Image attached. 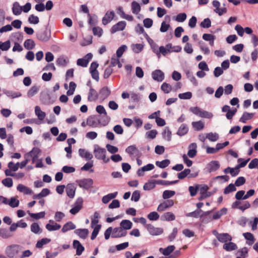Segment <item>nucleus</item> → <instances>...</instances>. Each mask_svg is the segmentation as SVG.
<instances>
[{
	"mask_svg": "<svg viewBox=\"0 0 258 258\" xmlns=\"http://www.w3.org/2000/svg\"><path fill=\"white\" fill-rule=\"evenodd\" d=\"M76 84L74 82H71L69 84L70 89L68 90L67 94L68 95H72L74 94L76 88Z\"/></svg>",
	"mask_w": 258,
	"mask_h": 258,
	"instance_id": "nucleus-62",
	"label": "nucleus"
},
{
	"mask_svg": "<svg viewBox=\"0 0 258 258\" xmlns=\"http://www.w3.org/2000/svg\"><path fill=\"white\" fill-rule=\"evenodd\" d=\"M202 212V210H197L194 212L187 213L185 216L187 217H191L197 218L201 217V214Z\"/></svg>",
	"mask_w": 258,
	"mask_h": 258,
	"instance_id": "nucleus-52",
	"label": "nucleus"
},
{
	"mask_svg": "<svg viewBox=\"0 0 258 258\" xmlns=\"http://www.w3.org/2000/svg\"><path fill=\"white\" fill-rule=\"evenodd\" d=\"M254 115V113H248L247 112H244L242 116L239 119V121L245 123L247 120H249L251 119Z\"/></svg>",
	"mask_w": 258,
	"mask_h": 258,
	"instance_id": "nucleus-34",
	"label": "nucleus"
},
{
	"mask_svg": "<svg viewBox=\"0 0 258 258\" xmlns=\"http://www.w3.org/2000/svg\"><path fill=\"white\" fill-rule=\"evenodd\" d=\"M100 93L103 98H106L110 95L111 92L107 87H104L101 89Z\"/></svg>",
	"mask_w": 258,
	"mask_h": 258,
	"instance_id": "nucleus-56",
	"label": "nucleus"
},
{
	"mask_svg": "<svg viewBox=\"0 0 258 258\" xmlns=\"http://www.w3.org/2000/svg\"><path fill=\"white\" fill-rule=\"evenodd\" d=\"M199 187V184H196L195 186H189L188 190L189 191L190 195L191 197H194L197 195Z\"/></svg>",
	"mask_w": 258,
	"mask_h": 258,
	"instance_id": "nucleus-57",
	"label": "nucleus"
},
{
	"mask_svg": "<svg viewBox=\"0 0 258 258\" xmlns=\"http://www.w3.org/2000/svg\"><path fill=\"white\" fill-rule=\"evenodd\" d=\"M28 213L31 218H33L35 219L43 218L45 215V212H41L38 213H30L29 211H28Z\"/></svg>",
	"mask_w": 258,
	"mask_h": 258,
	"instance_id": "nucleus-49",
	"label": "nucleus"
},
{
	"mask_svg": "<svg viewBox=\"0 0 258 258\" xmlns=\"http://www.w3.org/2000/svg\"><path fill=\"white\" fill-rule=\"evenodd\" d=\"M31 231L35 234H38L41 232L40 226L37 223H33L31 225Z\"/></svg>",
	"mask_w": 258,
	"mask_h": 258,
	"instance_id": "nucleus-51",
	"label": "nucleus"
},
{
	"mask_svg": "<svg viewBox=\"0 0 258 258\" xmlns=\"http://www.w3.org/2000/svg\"><path fill=\"white\" fill-rule=\"evenodd\" d=\"M75 233L80 238L85 239L88 235L89 231L87 229H78L75 231Z\"/></svg>",
	"mask_w": 258,
	"mask_h": 258,
	"instance_id": "nucleus-22",
	"label": "nucleus"
},
{
	"mask_svg": "<svg viewBox=\"0 0 258 258\" xmlns=\"http://www.w3.org/2000/svg\"><path fill=\"white\" fill-rule=\"evenodd\" d=\"M133 226L132 222L128 220H123L120 223V227L126 231L131 229Z\"/></svg>",
	"mask_w": 258,
	"mask_h": 258,
	"instance_id": "nucleus-25",
	"label": "nucleus"
},
{
	"mask_svg": "<svg viewBox=\"0 0 258 258\" xmlns=\"http://www.w3.org/2000/svg\"><path fill=\"white\" fill-rule=\"evenodd\" d=\"M207 137L211 142H216L219 139V136L217 133H208L207 134Z\"/></svg>",
	"mask_w": 258,
	"mask_h": 258,
	"instance_id": "nucleus-60",
	"label": "nucleus"
},
{
	"mask_svg": "<svg viewBox=\"0 0 258 258\" xmlns=\"http://www.w3.org/2000/svg\"><path fill=\"white\" fill-rule=\"evenodd\" d=\"M79 154L81 157L85 158L86 160H90L93 158V155L84 149L79 150Z\"/></svg>",
	"mask_w": 258,
	"mask_h": 258,
	"instance_id": "nucleus-19",
	"label": "nucleus"
},
{
	"mask_svg": "<svg viewBox=\"0 0 258 258\" xmlns=\"http://www.w3.org/2000/svg\"><path fill=\"white\" fill-rule=\"evenodd\" d=\"M213 234L216 237L218 241L222 243H226L232 240V237L228 233H219L216 230H214Z\"/></svg>",
	"mask_w": 258,
	"mask_h": 258,
	"instance_id": "nucleus-4",
	"label": "nucleus"
},
{
	"mask_svg": "<svg viewBox=\"0 0 258 258\" xmlns=\"http://www.w3.org/2000/svg\"><path fill=\"white\" fill-rule=\"evenodd\" d=\"M219 168L220 164L218 161H212L208 164V168L210 172L216 171Z\"/></svg>",
	"mask_w": 258,
	"mask_h": 258,
	"instance_id": "nucleus-20",
	"label": "nucleus"
},
{
	"mask_svg": "<svg viewBox=\"0 0 258 258\" xmlns=\"http://www.w3.org/2000/svg\"><path fill=\"white\" fill-rule=\"evenodd\" d=\"M24 46L26 49L30 50L34 48L35 43L32 39H28L25 41Z\"/></svg>",
	"mask_w": 258,
	"mask_h": 258,
	"instance_id": "nucleus-37",
	"label": "nucleus"
},
{
	"mask_svg": "<svg viewBox=\"0 0 258 258\" xmlns=\"http://www.w3.org/2000/svg\"><path fill=\"white\" fill-rule=\"evenodd\" d=\"M12 10L15 15H20L22 11V6L18 2H15L13 4Z\"/></svg>",
	"mask_w": 258,
	"mask_h": 258,
	"instance_id": "nucleus-36",
	"label": "nucleus"
},
{
	"mask_svg": "<svg viewBox=\"0 0 258 258\" xmlns=\"http://www.w3.org/2000/svg\"><path fill=\"white\" fill-rule=\"evenodd\" d=\"M23 249L21 245L13 244L7 246L5 254L9 258H19Z\"/></svg>",
	"mask_w": 258,
	"mask_h": 258,
	"instance_id": "nucleus-1",
	"label": "nucleus"
},
{
	"mask_svg": "<svg viewBox=\"0 0 258 258\" xmlns=\"http://www.w3.org/2000/svg\"><path fill=\"white\" fill-rule=\"evenodd\" d=\"M212 5L214 8V12L219 16H221L226 13L227 9L225 4H223V6L221 7V4L219 1L214 0L212 2Z\"/></svg>",
	"mask_w": 258,
	"mask_h": 258,
	"instance_id": "nucleus-5",
	"label": "nucleus"
},
{
	"mask_svg": "<svg viewBox=\"0 0 258 258\" xmlns=\"http://www.w3.org/2000/svg\"><path fill=\"white\" fill-rule=\"evenodd\" d=\"M126 26L125 21H120L116 24L113 25L111 29V33H114L118 31L123 30Z\"/></svg>",
	"mask_w": 258,
	"mask_h": 258,
	"instance_id": "nucleus-14",
	"label": "nucleus"
},
{
	"mask_svg": "<svg viewBox=\"0 0 258 258\" xmlns=\"http://www.w3.org/2000/svg\"><path fill=\"white\" fill-rule=\"evenodd\" d=\"M170 163V161L169 159H165L162 161H156V165L161 168H164L167 167Z\"/></svg>",
	"mask_w": 258,
	"mask_h": 258,
	"instance_id": "nucleus-48",
	"label": "nucleus"
},
{
	"mask_svg": "<svg viewBox=\"0 0 258 258\" xmlns=\"http://www.w3.org/2000/svg\"><path fill=\"white\" fill-rule=\"evenodd\" d=\"M162 219L164 220L168 221H173L175 220V215L171 212H166L161 217Z\"/></svg>",
	"mask_w": 258,
	"mask_h": 258,
	"instance_id": "nucleus-44",
	"label": "nucleus"
},
{
	"mask_svg": "<svg viewBox=\"0 0 258 258\" xmlns=\"http://www.w3.org/2000/svg\"><path fill=\"white\" fill-rule=\"evenodd\" d=\"M156 184V180L149 181L145 183L143 186V189L145 190H150L155 188Z\"/></svg>",
	"mask_w": 258,
	"mask_h": 258,
	"instance_id": "nucleus-42",
	"label": "nucleus"
},
{
	"mask_svg": "<svg viewBox=\"0 0 258 258\" xmlns=\"http://www.w3.org/2000/svg\"><path fill=\"white\" fill-rule=\"evenodd\" d=\"M197 145L195 143H192L189 145L187 155L190 158H194L196 156L197 153Z\"/></svg>",
	"mask_w": 258,
	"mask_h": 258,
	"instance_id": "nucleus-15",
	"label": "nucleus"
},
{
	"mask_svg": "<svg viewBox=\"0 0 258 258\" xmlns=\"http://www.w3.org/2000/svg\"><path fill=\"white\" fill-rule=\"evenodd\" d=\"M127 232L120 227H115L113 229L111 237L112 238H120L126 235Z\"/></svg>",
	"mask_w": 258,
	"mask_h": 258,
	"instance_id": "nucleus-10",
	"label": "nucleus"
},
{
	"mask_svg": "<svg viewBox=\"0 0 258 258\" xmlns=\"http://www.w3.org/2000/svg\"><path fill=\"white\" fill-rule=\"evenodd\" d=\"M188 131V127L187 125L186 124L182 123L179 127L176 134L179 136H182L186 134Z\"/></svg>",
	"mask_w": 258,
	"mask_h": 258,
	"instance_id": "nucleus-27",
	"label": "nucleus"
},
{
	"mask_svg": "<svg viewBox=\"0 0 258 258\" xmlns=\"http://www.w3.org/2000/svg\"><path fill=\"white\" fill-rule=\"evenodd\" d=\"M17 189L25 195H32L33 194V191L30 188L22 184H19L17 185Z\"/></svg>",
	"mask_w": 258,
	"mask_h": 258,
	"instance_id": "nucleus-16",
	"label": "nucleus"
},
{
	"mask_svg": "<svg viewBox=\"0 0 258 258\" xmlns=\"http://www.w3.org/2000/svg\"><path fill=\"white\" fill-rule=\"evenodd\" d=\"M133 51L136 53H138L141 52L143 48V45L141 44H136L132 45Z\"/></svg>",
	"mask_w": 258,
	"mask_h": 258,
	"instance_id": "nucleus-63",
	"label": "nucleus"
},
{
	"mask_svg": "<svg viewBox=\"0 0 258 258\" xmlns=\"http://www.w3.org/2000/svg\"><path fill=\"white\" fill-rule=\"evenodd\" d=\"M99 214L98 212L94 213L93 218L91 219V227L94 228L96 225H98Z\"/></svg>",
	"mask_w": 258,
	"mask_h": 258,
	"instance_id": "nucleus-58",
	"label": "nucleus"
},
{
	"mask_svg": "<svg viewBox=\"0 0 258 258\" xmlns=\"http://www.w3.org/2000/svg\"><path fill=\"white\" fill-rule=\"evenodd\" d=\"M243 235L244 237V238L248 240V241L247 242V244L251 245L254 243L255 239L253 235L251 233H244L243 234Z\"/></svg>",
	"mask_w": 258,
	"mask_h": 258,
	"instance_id": "nucleus-39",
	"label": "nucleus"
},
{
	"mask_svg": "<svg viewBox=\"0 0 258 258\" xmlns=\"http://www.w3.org/2000/svg\"><path fill=\"white\" fill-rule=\"evenodd\" d=\"M132 11L133 14L137 15L141 11V7L140 4L134 1L131 4Z\"/></svg>",
	"mask_w": 258,
	"mask_h": 258,
	"instance_id": "nucleus-41",
	"label": "nucleus"
},
{
	"mask_svg": "<svg viewBox=\"0 0 258 258\" xmlns=\"http://www.w3.org/2000/svg\"><path fill=\"white\" fill-rule=\"evenodd\" d=\"M4 93L9 97L12 98H15L19 97L22 96V94L19 92H14L12 91L6 90L4 92Z\"/></svg>",
	"mask_w": 258,
	"mask_h": 258,
	"instance_id": "nucleus-43",
	"label": "nucleus"
},
{
	"mask_svg": "<svg viewBox=\"0 0 258 258\" xmlns=\"http://www.w3.org/2000/svg\"><path fill=\"white\" fill-rule=\"evenodd\" d=\"M178 182V180L174 181H166L164 180H156V183L157 184H160L163 185H169L173 184H175Z\"/></svg>",
	"mask_w": 258,
	"mask_h": 258,
	"instance_id": "nucleus-50",
	"label": "nucleus"
},
{
	"mask_svg": "<svg viewBox=\"0 0 258 258\" xmlns=\"http://www.w3.org/2000/svg\"><path fill=\"white\" fill-rule=\"evenodd\" d=\"M13 234L7 228H0V236L4 239H7L12 237Z\"/></svg>",
	"mask_w": 258,
	"mask_h": 258,
	"instance_id": "nucleus-32",
	"label": "nucleus"
},
{
	"mask_svg": "<svg viewBox=\"0 0 258 258\" xmlns=\"http://www.w3.org/2000/svg\"><path fill=\"white\" fill-rule=\"evenodd\" d=\"M76 187L73 183H69L67 185L66 192L69 197L73 198L75 196Z\"/></svg>",
	"mask_w": 258,
	"mask_h": 258,
	"instance_id": "nucleus-17",
	"label": "nucleus"
},
{
	"mask_svg": "<svg viewBox=\"0 0 258 258\" xmlns=\"http://www.w3.org/2000/svg\"><path fill=\"white\" fill-rule=\"evenodd\" d=\"M228 242H227L223 245V249L225 250L230 251L235 250L237 248V246L235 243L230 241Z\"/></svg>",
	"mask_w": 258,
	"mask_h": 258,
	"instance_id": "nucleus-31",
	"label": "nucleus"
},
{
	"mask_svg": "<svg viewBox=\"0 0 258 258\" xmlns=\"http://www.w3.org/2000/svg\"><path fill=\"white\" fill-rule=\"evenodd\" d=\"M171 135L172 133L169 127H165L162 133V136L164 139L167 141H170L171 139Z\"/></svg>",
	"mask_w": 258,
	"mask_h": 258,
	"instance_id": "nucleus-35",
	"label": "nucleus"
},
{
	"mask_svg": "<svg viewBox=\"0 0 258 258\" xmlns=\"http://www.w3.org/2000/svg\"><path fill=\"white\" fill-rule=\"evenodd\" d=\"M152 77L154 80L162 82L164 79V74L160 70H156L152 73Z\"/></svg>",
	"mask_w": 258,
	"mask_h": 258,
	"instance_id": "nucleus-13",
	"label": "nucleus"
},
{
	"mask_svg": "<svg viewBox=\"0 0 258 258\" xmlns=\"http://www.w3.org/2000/svg\"><path fill=\"white\" fill-rule=\"evenodd\" d=\"M174 249V245H169L165 248H160L159 251L164 255H169Z\"/></svg>",
	"mask_w": 258,
	"mask_h": 258,
	"instance_id": "nucleus-33",
	"label": "nucleus"
},
{
	"mask_svg": "<svg viewBox=\"0 0 258 258\" xmlns=\"http://www.w3.org/2000/svg\"><path fill=\"white\" fill-rule=\"evenodd\" d=\"M45 227L46 229L49 231H56L59 230L60 228L61 225L57 223H55L54 224L48 223L46 225Z\"/></svg>",
	"mask_w": 258,
	"mask_h": 258,
	"instance_id": "nucleus-45",
	"label": "nucleus"
},
{
	"mask_svg": "<svg viewBox=\"0 0 258 258\" xmlns=\"http://www.w3.org/2000/svg\"><path fill=\"white\" fill-rule=\"evenodd\" d=\"M117 192L115 191L113 193L109 194L106 196L103 197L102 201L104 204L108 203L112 199H114L117 195Z\"/></svg>",
	"mask_w": 258,
	"mask_h": 258,
	"instance_id": "nucleus-29",
	"label": "nucleus"
},
{
	"mask_svg": "<svg viewBox=\"0 0 258 258\" xmlns=\"http://www.w3.org/2000/svg\"><path fill=\"white\" fill-rule=\"evenodd\" d=\"M161 90L166 94H168L172 90V87L166 83H163L161 86Z\"/></svg>",
	"mask_w": 258,
	"mask_h": 258,
	"instance_id": "nucleus-54",
	"label": "nucleus"
},
{
	"mask_svg": "<svg viewBox=\"0 0 258 258\" xmlns=\"http://www.w3.org/2000/svg\"><path fill=\"white\" fill-rule=\"evenodd\" d=\"M236 190V188L234 184L231 183L225 187L224 190L225 194H228L231 192L234 191Z\"/></svg>",
	"mask_w": 258,
	"mask_h": 258,
	"instance_id": "nucleus-61",
	"label": "nucleus"
},
{
	"mask_svg": "<svg viewBox=\"0 0 258 258\" xmlns=\"http://www.w3.org/2000/svg\"><path fill=\"white\" fill-rule=\"evenodd\" d=\"M138 151H139L135 145L130 146L125 149V152L131 155L134 154L137 152H138Z\"/></svg>",
	"mask_w": 258,
	"mask_h": 258,
	"instance_id": "nucleus-64",
	"label": "nucleus"
},
{
	"mask_svg": "<svg viewBox=\"0 0 258 258\" xmlns=\"http://www.w3.org/2000/svg\"><path fill=\"white\" fill-rule=\"evenodd\" d=\"M39 90V87L36 85L33 86L28 91L27 95L29 97H32L37 94Z\"/></svg>",
	"mask_w": 258,
	"mask_h": 258,
	"instance_id": "nucleus-47",
	"label": "nucleus"
},
{
	"mask_svg": "<svg viewBox=\"0 0 258 258\" xmlns=\"http://www.w3.org/2000/svg\"><path fill=\"white\" fill-rule=\"evenodd\" d=\"M174 205V202L172 200H167L161 203L157 208V211L162 212L168 208L172 207Z\"/></svg>",
	"mask_w": 258,
	"mask_h": 258,
	"instance_id": "nucleus-12",
	"label": "nucleus"
},
{
	"mask_svg": "<svg viewBox=\"0 0 258 258\" xmlns=\"http://www.w3.org/2000/svg\"><path fill=\"white\" fill-rule=\"evenodd\" d=\"M6 205H8L12 208H16L18 207L19 205V201L17 200L16 198L12 197L10 200L7 199Z\"/></svg>",
	"mask_w": 258,
	"mask_h": 258,
	"instance_id": "nucleus-38",
	"label": "nucleus"
},
{
	"mask_svg": "<svg viewBox=\"0 0 258 258\" xmlns=\"http://www.w3.org/2000/svg\"><path fill=\"white\" fill-rule=\"evenodd\" d=\"M41 153L40 149L37 147H34L29 153L24 155V157H28L29 159L32 158V163H34L37 159Z\"/></svg>",
	"mask_w": 258,
	"mask_h": 258,
	"instance_id": "nucleus-6",
	"label": "nucleus"
},
{
	"mask_svg": "<svg viewBox=\"0 0 258 258\" xmlns=\"http://www.w3.org/2000/svg\"><path fill=\"white\" fill-rule=\"evenodd\" d=\"M171 44H167L166 47L161 46L159 47V52L162 53L163 55H165L170 52L169 48H171Z\"/></svg>",
	"mask_w": 258,
	"mask_h": 258,
	"instance_id": "nucleus-59",
	"label": "nucleus"
},
{
	"mask_svg": "<svg viewBox=\"0 0 258 258\" xmlns=\"http://www.w3.org/2000/svg\"><path fill=\"white\" fill-rule=\"evenodd\" d=\"M170 19H166L162 22L160 28V31L161 32H167L170 28Z\"/></svg>",
	"mask_w": 258,
	"mask_h": 258,
	"instance_id": "nucleus-23",
	"label": "nucleus"
},
{
	"mask_svg": "<svg viewBox=\"0 0 258 258\" xmlns=\"http://www.w3.org/2000/svg\"><path fill=\"white\" fill-rule=\"evenodd\" d=\"M76 228V225L71 221L68 222L62 227L61 231L65 233L69 230H73Z\"/></svg>",
	"mask_w": 258,
	"mask_h": 258,
	"instance_id": "nucleus-30",
	"label": "nucleus"
},
{
	"mask_svg": "<svg viewBox=\"0 0 258 258\" xmlns=\"http://www.w3.org/2000/svg\"><path fill=\"white\" fill-rule=\"evenodd\" d=\"M79 186L85 189H88L92 186L93 181L91 178H84L77 181Z\"/></svg>",
	"mask_w": 258,
	"mask_h": 258,
	"instance_id": "nucleus-7",
	"label": "nucleus"
},
{
	"mask_svg": "<svg viewBox=\"0 0 258 258\" xmlns=\"http://www.w3.org/2000/svg\"><path fill=\"white\" fill-rule=\"evenodd\" d=\"M35 113L40 120H43L46 116L45 112L42 111L39 106H35Z\"/></svg>",
	"mask_w": 258,
	"mask_h": 258,
	"instance_id": "nucleus-26",
	"label": "nucleus"
},
{
	"mask_svg": "<svg viewBox=\"0 0 258 258\" xmlns=\"http://www.w3.org/2000/svg\"><path fill=\"white\" fill-rule=\"evenodd\" d=\"M51 241V239L48 238H43L38 240L36 244V247L38 248H42L43 245H46Z\"/></svg>",
	"mask_w": 258,
	"mask_h": 258,
	"instance_id": "nucleus-40",
	"label": "nucleus"
},
{
	"mask_svg": "<svg viewBox=\"0 0 258 258\" xmlns=\"http://www.w3.org/2000/svg\"><path fill=\"white\" fill-rule=\"evenodd\" d=\"M193 128L197 131L202 130L205 127V123L202 120L198 121H193L191 123Z\"/></svg>",
	"mask_w": 258,
	"mask_h": 258,
	"instance_id": "nucleus-21",
	"label": "nucleus"
},
{
	"mask_svg": "<svg viewBox=\"0 0 258 258\" xmlns=\"http://www.w3.org/2000/svg\"><path fill=\"white\" fill-rule=\"evenodd\" d=\"M175 194V192L173 190H166L163 191L162 195V198L164 199H168L171 198Z\"/></svg>",
	"mask_w": 258,
	"mask_h": 258,
	"instance_id": "nucleus-55",
	"label": "nucleus"
},
{
	"mask_svg": "<svg viewBox=\"0 0 258 258\" xmlns=\"http://www.w3.org/2000/svg\"><path fill=\"white\" fill-rule=\"evenodd\" d=\"M227 209L225 208L221 209L220 211L216 212L213 216V219L217 220L219 219L222 215H225Z\"/></svg>",
	"mask_w": 258,
	"mask_h": 258,
	"instance_id": "nucleus-46",
	"label": "nucleus"
},
{
	"mask_svg": "<svg viewBox=\"0 0 258 258\" xmlns=\"http://www.w3.org/2000/svg\"><path fill=\"white\" fill-rule=\"evenodd\" d=\"M189 110L195 115L202 118H211L213 116L212 113L204 110L199 107H191Z\"/></svg>",
	"mask_w": 258,
	"mask_h": 258,
	"instance_id": "nucleus-3",
	"label": "nucleus"
},
{
	"mask_svg": "<svg viewBox=\"0 0 258 258\" xmlns=\"http://www.w3.org/2000/svg\"><path fill=\"white\" fill-rule=\"evenodd\" d=\"M101 225H96L95 226H94L93 231L92 233L91 239L92 240H94L96 238L97 235H98L100 229H101Z\"/></svg>",
	"mask_w": 258,
	"mask_h": 258,
	"instance_id": "nucleus-53",
	"label": "nucleus"
},
{
	"mask_svg": "<svg viewBox=\"0 0 258 258\" xmlns=\"http://www.w3.org/2000/svg\"><path fill=\"white\" fill-rule=\"evenodd\" d=\"M98 95L97 91L92 88H91L88 94V100L90 101H94L98 99Z\"/></svg>",
	"mask_w": 258,
	"mask_h": 258,
	"instance_id": "nucleus-24",
	"label": "nucleus"
},
{
	"mask_svg": "<svg viewBox=\"0 0 258 258\" xmlns=\"http://www.w3.org/2000/svg\"><path fill=\"white\" fill-rule=\"evenodd\" d=\"M37 38L41 41L46 42L49 40L51 36L50 31L47 29L38 32L36 34Z\"/></svg>",
	"mask_w": 258,
	"mask_h": 258,
	"instance_id": "nucleus-8",
	"label": "nucleus"
},
{
	"mask_svg": "<svg viewBox=\"0 0 258 258\" xmlns=\"http://www.w3.org/2000/svg\"><path fill=\"white\" fill-rule=\"evenodd\" d=\"M73 247L76 249V254L78 255H80L84 250V246L77 240H74Z\"/></svg>",
	"mask_w": 258,
	"mask_h": 258,
	"instance_id": "nucleus-18",
	"label": "nucleus"
},
{
	"mask_svg": "<svg viewBox=\"0 0 258 258\" xmlns=\"http://www.w3.org/2000/svg\"><path fill=\"white\" fill-rule=\"evenodd\" d=\"M146 228L149 232V233L152 235H159L163 232V230L162 228L155 227L151 224H148V225H146Z\"/></svg>",
	"mask_w": 258,
	"mask_h": 258,
	"instance_id": "nucleus-9",
	"label": "nucleus"
},
{
	"mask_svg": "<svg viewBox=\"0 0 258 258\" xmlns=\"http://www.w3.org/2000/svg\"><path fill=\"white\" fill-rule=\"evenodd\" d=\"M93 55L91 53L87 54L84 58H79L77 60V64L79 66L86 67L89 61L92 59Z\"/></svg>",
	"mask_w": 258,
	"mask_h": 258,
	"instance_id": "nucleus-11",
	"label": "nucleus"
},
{
	"mask_svg": "<svg viewBox=\"0 0 258 258\" xmlns=\"http://www.w3.org/2000/svg\"><path fill=\"white\" fill-rule=\"evenodd\" d=\"M106 150L100 148L98 145H95L94 150L95 157L98 160H102L105 163L108 162L110 159L106 157Z\"/></svg>",
	"mask_w": 258,
	"mask_h": 258,
	"instance_id": "nucleus-2",
	"label": "nucleus"
},
{
	"mask_svg": "<svg viewBox=\"0 0 258 258\" xmlns=\"http://www.w3.org/2000/svg\"><path fill=\"white\" fill-rule=\"evenodd\" d=\"M224 172L226 173H230L232 176H235L237 175L239 173V169L236 167L231 168L228 167L224 170Z\"/></svg>",
	"mask_w": 258,
	"mask_h": 258,
	"instance_id": "nucleus-28",
	"label": "nucleus"
}]
</instances>
